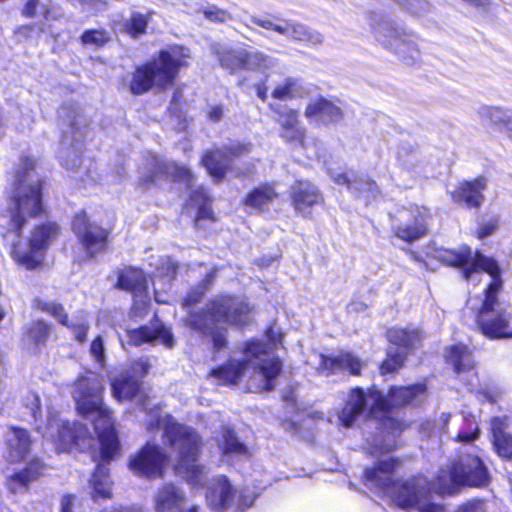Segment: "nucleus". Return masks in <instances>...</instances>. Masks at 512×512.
Masks as SVG:
<instances>
[{
    "label": "nucleus",
    "mask_w": 512,
    "mask_h": 512,
    "mask_svg": "<svg viewBox=\"0 0 512 512\" xmlns=\"http://www.w3.org/2000/svg\"><path fill=\"white\" fill-rule=\"evenodd\" d=\"M154 426L163 429L168 445L177 454L176 473L192 485H203L206 471L198 464L201 443L198 433L191 427L176 423L170 415L161 416L159 411L151 414L148 422L149 429Z\"/></svg>",
    "instance_id": "obj_7"
},
{
    "label": "nucleus",
    "mask_w": 512,
    "mask_h": 512,
    "mask_svg": "<svg viewBox=\"0 0 512 512\" xmlns=\"http://www.w3.org/2000/svg\"><path fill=\"white\" fill-rule=\"evenodd\" d=\"M111 385L113 395L117 400L135 399L141 407L147 409L148 397L142 390V384L138 379L133 378L129 372L121 373L112 381Z\"/></svg>",
    "instance_id": "obj_27"
},
{
    "label": "nucleus",
    "mask_w": 512,
    "mask_h": 512,
    "mask_svg": "<svg viewBox=\"0 0 512 512\" xmlns=\"http://www.w3.org/2000/svg\"><path fill=\"white\" fill-rule=\"evenodd\" d=\"M403 9L412 15L420 16L429 11V3L427 0H394Z\"/></svg>",
    "instance_id": "obj_49"
},
{
    "label": "nucleus",
    "mask_w": 512,
    "mask_h": 512,
    "mask_svg": "<svg viewBox=\"0 0 512 512\" xmlns=\"http://www.w3.org/2000/svg\"><path fill=\"white\" fill-rule=\"evenodd\" d=\"M281 126L280 137L287 143L305 148V128L301 125L298 112L283 105H271Z\"/></svg>",
    "instance_id": "obj_21"
},
{
    "label": "nucleus",
    "mask_w": 512,
    "mask_h": 512,
    "mask_svg": "<svg viewBox=\"0 0 512 512\" xmlns=\"http://www.w3.org/2000/svg\"><path fill=\"white\" fill-rule=\"evenodd\" d=\"M486 186L487 181L483 177L465 181L451 192V198L455 203H465L469 208H479L484 202L483 191Z\"/></svg>",
    "instance_id": "obj_29"
},
{
    "label": "nucleus",
    "mask_w": 512,
    "mask_h": 512,
    "mask_svg": "<svg viewBox=\"0 0 512 512\" xmlns=\"http://www.w3.org/2000/svg\"><path fill=\"white\" fill-rule=\"evenodd\" d=\"M252 308L241 298L221 295L211 300L205 310L191 314L187 325L205 338L212 341L213 351L219 352L227 347V328L225 325L245 326L251 322Z\"/></svg>",
    "instance_id": "obj_5"
},
{
    "label": "nucleus",
    "mask_w": 512,
    "mask_h": 512,
    "mask_svg": "<svg viewBox=\"0 0 512 512\" xmlns=\"http://www.w3.org/2000/svg\"><path fill=\"white\" fill-rule=\"evenodd\" d=\"M425 392L424 384H415L408 387H394L384 397L375 388L365 393L362 388L356 387L351 389L345 406L338 414V419L348 428L360 416L367 413L369 425L378 431L375 436L366 438L369 453L390 452L396 449L397 439L406 428L402 421L392 415L390 407L418 404L422 401Z\"/></svg>",
    "instance_id": "obj_1"
},
{
    "label": "nucleus",
    "mask_w": 512,
    "mask_h": 512,
    "mask_svg": "<svg viewBox=\"0 0 512 512\" xmlns=\"http://www.w3.org/2000/svg\"><path fill=\"white\" fill-rule=\"evenodd\" d=\"M50 329V326L43 321H36L27 329L25 341L36 346L44 344L48 339Z\"/></svg>",
    "instance_id": "obj_43"
},
{
    "label": "nucleus",
    "mask_w": 512,
    "mask_h": 512,
    "mask_svg": "<svg viewBox=\"0 0 512 512\" xmlns=\"http://www.w3.org/2000/svg\"><path fill=\"white\" fill-rule=\"evenodd\" d=\"M83 133L74 121L70 131L63 132L62 164L67 170L78 171L82 165Z\"/></svg>",
    "instance_id": "obj_25"
},
{
    "label": "nucleus",
    "mask_w": 512,
    "mask_h": 512,
    "mask_svg": "<svg viewBox=\"0 0 512 512\" xmlns=\"http://www.w3.org/2000/svg\"><path fill=\"white\" fill-rule=\"evenodd\" d=\"M215 54L220 65L230 73L251 71L268 77L280 65L277 58L260 50L221 47L215 51Z\"/></svg>",
    "instance_id": "obj_11"
},
{
    "label": "nucleus",
    "mask_w": 512,
    "mask_h": 512,
    "mask_svg": "<svg viewBox=\"0 0 512 512\" xmlns=\"http://www.w3.org/2000/svg\"><path fill=\"white\" fill-rule=\"evenodd\" d=\"M397 465L398 461L389 457L366 469L365 485L387 496L393 505L407 512H443V507L432 501L426 478H393Z\"/></svg>",
    "instance_id": "obj_3"
},
{
    "label": "nucleus",
    "mask_w": 512,
    "mask_h": 512,
    "mask_svg": "<svg viewBox=\"0 0 512 512\" xmlns=\"http://www.w3.org/2000/svg\"><path fill=\"white\" fill-rule=\"evenodd\" d=\"M387 336L391 344L407 351L415 349L422 339L420 332L415 329L393 328L388 331Z\"/></svg>",
    "instance_id": "obj_38"
},
{
    "label": "nucleus",
    "mask_w": 512,
    "mask_h": 512,
    "mask_svg": "<svg viewBox=\"0 0 512 512\" xmlns=\"http://www.w3.org/2000/svg\"><path fill=\"white\" fill-rule=\"evenodd\" d=\"M43 434L44 437L55 443L59 452L68 451L73 446L84 449L90 447L93 442L86 426L79 422L59 423L55 419H49Z\"/></svg>",
    "instance_id": "obj_16"
},
{
    "label": "nucleus",
    "mask_w": 512,
    "mask_h": 512,
    "mask_svg": "<svg viewBox=\"0 0 512 512\" xmlns=\"http://www.w3.org/2000/svg\"><path fill=\"white\" fill-rule=\"evenodd\" d=\"M139 174L138 186L142 189L150 188L164 176L185 183L187 188H192L194 184V176L188 168L173 162H165L155 155L146 159L143 166L139 168Z\"/></svg>",
    "instance_id": "obj_15"
},
{
    "label": "nucleus",
    "mask_w": 512,
    "mask_h": 512,
    "mask_svg": "<svg viewBox=\"0 0 512 512\" xmlns=\"http://www.w3.org/2000/svg\"><path fill=\"white\" fill-rule=\"evenodd\" d=\"M109 35L104 30H88L81 36V41L84 45L101 47L109 41Z\"/></svg>",
    "instance_id": "obj_47"
},
{
    "label": "nucleus",
    "mask_w": 512,
    "mask_h": 512,
    "mask_svg": "<svg viewBox=\"0 0 512 512\" xmlns=\"http://www.w3.org/2000/svg\"><path fill=\"white\" fill-rule=\"evenodd\" d=\"M90 355L99 363L101 366L105 361V348L104 342L101 336L96 337L90 345Z\"/></svg>",
    "instance_id": "obj_56"
},
{
    "label": "nucleus",
    "mask_w": 512,
    "mask_h": 512,
    "mask_svg": "<svg viewBox=\"0 0 512 512\" xmlns=\"http://www.w3.org/2000/svg\"><path fill=\"white\" fill-rule=\"evenodd\" d=\"M151 365L149 364L147 359H138L131 363L129 369L125 372H129L133 378L138 379L140 381L149 371Z\"/></svg>",
    "instance_id": "obj_54"
},
{
    "label": "nucleus",
    "mask_w": 512,
    "mask_h": 512,
    "mask_svg": "<svg viewBox=\"0 0 512 512\" xmlns=\"http://www.w3.org/2000/svg\"><path fill=\"white\" fill-rule=\"evenodd\" d=\"M204 16L214 22H226L231 19L230 14L222 9H219L215 6H210L204 9Z\"/></svg>",
    "instance_id": "obj_57"
},
{
    "label": "nucleus",
    "mask_w": 512,
    "mask_h": 512,
    "mask_svg": "<svg viewBox=\"0 0 512 512\" xmlns=\"http://www.w3.org/2000/svg\"><path fill=\"white\" fill-rule=\"evenodd\" d=\"M128 343L140 346L145 343L159 342L168 348L174 346V338L168 327L159 320H155L150 326H141L126 331Z\"/></svg>",
    "instance_id": "obj_23"
},
{
    "label": "nucleus",
    "mask_w": 512,
    "mask_h": 512,
    "mask_svg": "<svg viewBox=\"0 0 512 512\" xmlns=\"http://www.w3.org/2000/svg\"><path fill=\"white\" fill-rule=\"evenodd\" d=\"M294 209L304 217L311 215V208L322 203L323 196L319 188L307 180H298L290 188Z\"/></svg>",
    "instance_id": "obj_24"
},
{
    "label": "nucleus",
    "mask_w": 512,
    "mask_h": 512,
    "mask_svg": "<svg viewBox=\"0 0 512 512\" xmlns=\"http://www.w3.org/2000/svg\"><path fill=\"white\" fill-rule=\"evenodd\" d=\"M373 33L383 46L393 49L407 64H413L420 58L416 36L389 20L382 19L373 27Z\"/></svg>",
    "instance_id": "obj_12"
},
{
    "label": "nucleus",
    "mask_w": 512,
    "mask_h": 512,
    "mask_svg": "<svg viewBox=\"0 0 512 512\" xmlns=\"http://www.w3.org/2000/svg\"><path fill=\"white\" fill-rule=\"evenodd\" d=\"M491 433L493 439L508 434L506 432L507 429V419L501 417H494L491 420Z\"/></svg>",
    "instance_id": "obj_58"
},
{
    "label": "nucleus",
    "mask_w": 512,
    "mask_h": 512,
    "mask_svg": "<svg viewBox=\"0 0 512 512\" xmlns=\"http://www.w3.org/2000/svg\"><path fill=\"white\" fill-rule=\"evenodd\" d=\"M216 442L223 456L226 457H244L248 455V448L243 444L235 432L229 427H223Z\"/></svg>",
    "instance_id": "obj_34"
},
{
    "label": "nucleus",
    "mask_w": 512,
    "mask_h": 512,
    "mask_svg": "<svg viewBox=\"0 0 512 512\" xmlns=\"http://www.w3.org/2000/svg\"><path fill=\"white\" fill-rule=\"evenodd\" d=\"M438 478L443 483V490L446 483L447 487L449 483L480 487L488 483L489 473L478 456L467 455L454 464L451 471L441 470Z\"/></svg>",
    "instance_id": "obj_14"
},
{
    "label": "nucleus",
    "mask_w": 512,
    "mask_h": 512,
    "mask_svg": "<svg viewBox=\"0 0 512 512\" xmlns=\"http://www.w3.org/2000/svg\"><path fill=\"white\" fill-rule=\"evenodd\" d=\"M133 295L134 302L132 312L135 316L143 317L147 313V308L150 302L147 290H145V292H138L137 295Z\"/></svg>",
    "instance_id": "obj_52"
},
{
    "label": "nucleus",
    "mask_w": 512,
    "mask_h": 512,
    "mask_svg": "<svg viewBox=\"0 0 512 512\" xmlns=\"http://www.w3.org/2000/svg\"><path fill=\"white\" fill-rule=\"evenodd\" d=\"M73 332L75 339L78 342H84L87 338V332L89 329L88 322L85 319L69 320L68 325H66Z\"/></svg>",
    "instance_id": "obj_53"
},
{
    "label": "nucleus",
    "mask_w": 512,
    "mask_h": 512,
    "mask_svg": "<svg viewBox=\"0 0 512 512\" xmlns=\"http://www.w3.org/2000/svg\"><path fill=\"white\" fill-rule=\"evenodd\" d=\"M461 512H483V502L476 501L473 503L465 504L461 510Z\"/></svg>",
    "instance_id": "obj_64"
},
{
    "label": "nucleus",
    "mask_w": 512,
    "mask_h": 512,
    "mask_svg": "<svg viewBox=\"0 0 512 512\" xmlns=\"http://www.w3.org/2000/svg\"><path fill=\"white\" fill-rule=\"evenodd\" d=\"M278 194L274 185L264 184L252 190L245 199V204L251 208L262 210L271 204Z\"/></svg>",
    "instance_id": "obj_41"
},
{
    "label": "nucleus",
    "mask_w": 512,
    "mask_h": 512,
    "mask_svg": "<svg viewBox=\"0 0 512 512\" xmlns=\"http://www.w3.org/2000/svg\"><path fill=\"white\" fill-rule=\"evenodd\" d=\"M362 362L351 353H340L335 357L320 355V368L323 371L348 370L352 375H358Z\"/></svg>",
    "instance_id": "obj_33"
},
{
    "label": "nucleus",
    "mask_w": 512,
    "mask_h": 512,
    "mask_svg": "<svg viewBox=\"0 0 512 512\" xmlns=\"http://www.w3.org/2000/svg\"><path fill=\"white\" fill-rule=\"evenodd\" d=\"M392 229L396 237L407 243H413L426 234V217L417 207L402 210L392 218Z\"/></svg>",
    "instance_id": "obj_19"
},
{
    "label": "nucleus",
    "mask_w": 512,
    "mask_h": 512,
    "mask_svg": "<svg viewBox=\"0 0 512 512\" xmlns=\"http://www.w3.org/2000/svg\"><path fill=\"white\" fill-rule=\"evenodd\" d=\"M156 268L161 276L172 278L177 272L178 265L170 257H164L160 259Z\"/></svg>",
    "instance_id": "obj_55"
},
{
    "label": "nucleus",
    "mask_w": 512,
    "mask_h": 512,
    "mask_svg": "<svg viewBox=\"0 0 512 512\" xmlns=\"http://www.w3.org/2000/svg\"><path fill=\"white\" fill-rule=\"evenodd\" d=\"M72 230L90 257L95 256L106 248L108 232L102 227L91 223L86 213L81 212L74 217Z\"/></svg>",
    "instance_id": "obj_18"
},
{
    "label": "nucleus",
    "mask_w": 512,
    "mask_h": 512,
    "mask_svg": "<svg viewBox=\"0 0 512 512\" xmlns=\"http://www.w3.org/2000/svg\"><path fill=\"white\" fill-rule=\"evenodd\" d=\"M166 456L156 444L147 443L129 461L130 469L138 475L155 477L162 473Z\"/></svg>",
    "instance_id": "obj_20"
},
{
    "label": "nucleus",
    "mask_w": 512,
    "mask_h": 512,
    "mask_svg": "<svg viewBox=\"0 0 512 512\" xmlns=\"http://www.w3.org/2000/svg\"><path fill=\"white\" fill-rule=\"evenodd\" d=\"M36 305L37 307L46 312L49 313L51 316H53L60 324L62 325H68L69 318L66 314L64 307L56 302H47L43 301L41 299H36Z\"/></svg>",
    "instance_id": "obj_46"
},
{
    "label": "nucleus",
    "mask_w": 512,
    "mask_h": 512,
    "mask_svg": "<svg viewBox=\"0 0 512 512\" xmlns=\"http://www.w3.org/2000/svg\"><path fill=\"white\" fill-rule=\"evenodd\" d=\"M58 234L56 223L47 222L35 226L27 241L19 240L12 245L11 256L27 270L35 269L43 262L47 249Z\"/></svg>",
    "instance_id": "obj_10"
},
{
    "label": "nucleus",
    "mask_w": 512,
    "mask_h": 512,
    "mask_svg": "<svg viewBox=\"0 0 512 512\" xmlns=\"http://www.w3.org/2000/svg\"><path fill=\"white\" fill-rule=\"evenodd\" d=\"M190 56V50L183 46L161 50L157 58L136 69L130 83L131 92L140 95L153 86L163 88L172 84L179 70L188 65Z\"/></svg>",
    "instance_id": "obj_9"
},
{
    "label": "nucleus",
    "mask_w": 512,
    "mask_h": 512,
    "mask_svg": "<svg viewBox=\"0 0 512 512\" xmlns=\"http://www.w3.org/2000/svg\"><path fill=\"white\" fill-rule=\"evenodd\" d=\"M299 87L297 79L287 78L272 91V97L282 101L292 99L296 97Z\"/></svg>",
    "instance_id": "obj_45"
},
{
    "label": "nucleus",
    "mask_w": 512,
    "mask_h": 512,
    "mask_svg": "<svg viewBox=\"0 0 512 512\" xmlns=\"http://www.w3.org/2000/svg\"><path fill=\"white\" fill-rule=\"evenodd\" d=\"M35 161L23 157L17 172L10 202V216L0 218L1 224L20 235L27 218L36 217L43 211L42 181L35 172Z\"/></svg>",
    "instance_id": "obj_8"
},
{
    "label": "nucleus",
    "mask_w": 512,
    "mask_h": 512,
    "mask_svg": "<svg viewBox=\"0 0 512 512\" xmlns=\"http://www.w3.org/2000/svg\"><path fill=\"white\" fill-rule=\"evenodd\" d=\"M435 257L448 266L461 267L463 276L468 281L481 271L490 274L492 281L485 290V298L477 319L478 327L483 335L491 339L512 338V315L497 299V293L502 287L497 262L479 251L473 254L468 246L439 249Z\"/></svg>",
    "instance_id": "obj_2"
},
{
    "label": "nucleus",
    "mask_w": 512,
    "mask_h": 512,
    "mask_svg": "<svg viewBox=\"0 0 512 512\" xmlns=\"http://www.w3.org/2000/svg\"><path fill=\"white\" fill-rule=\"evenodd\" d=\"M41 14L46 20H56L62 16L59 7L43 8Z\"/></svg>",
    "instance_id": "obj_62"
},
{
    "label": "nucleus",
    "mask_w": 512,
    "mask_h": 512,
    "mask_svg": "<svg viewBox=\"0 0 512 512\" xmlns=\"http://www.w3.org/2000/svg\"><path fill=\"white\" fill-rule=\"evenodd\" d=\"M184 492L174 484L163 485L154 496L157 512H175L185 503Z\"/></svg>",
    "instance_id": "obj_32"
},
{
    "label": "nucleus",
    "mask_w": 512,
    "mask_h": 512,
    "mask_svg": "<svg viewBox=\"0 0 512 512\" xmlns=\"http://www.w3.org/2000/svg\"><path fill=\"white\" fill-rule=\"evenodd\" d=\"M214 276H215V273L213 271L208 273L206 275L205 280H204V285L201 288L202 289L201 292H199V293H197V292L189 293L187 298L185 299V305H191V304L197 303L199 301L200 297L202 296L203 291L206 290L207 286L212 283V281L214 279Z\"/></svg>",
    "instance_id": "obj_59"
},
{
    "label": "nucleus",
    "mask_w": 512,
    "mask_h": 512,
    "mask_svg": "<svg viewBox=\"0 0 512 512\" xmlns=\"http://www.w3.org/2000/svg\"><path fill=\"white\" fill-rule=\"evenodd\" d=\"M92 487V498L94 500L109 499L112 497L111 485L109 478V468L99 463L90 481Z\"/></svg>",
    "instance_id": "obj_37"
},
{
    "label": "nucleus",
    "mask_w": 512,
    "mask_h": 512,
    "mask_svg": "<svg viewBox=\"0 0 512 512\" xmlns=\"http://www.w3.org/2000/svg\"><path fill=\"white\" fill-rule=\"evenodd\" d=\"M251 151L252 144L231 141L219 149L205 152L202 164L216 181H220L227 171L232 170L234 160L248 155Z\"/></svg>",
    "instance_id": "obj_17"
},
{
    "label": "nucleus",
    "mask_w": 512,
    "mask_h": 512,
    "mask_svg": "<svg viewBox=\"0 0 512 512\" xmlns=\"http://www.w3.org/2000/svg\"><path fill=\"white\" fill-rule=\"evenodd\" d=\"M479 117L489 121L510 134V123L512 122V111L500 107L481 106L478 110Z\"/></svg>",
    "instance_id": "obj_39"
},
{
    "label": "nucleus",
    "mask_w": 512,
    "mask_h": 512,
    "mask_svg": "<svg viewBox=\"0 0 512 512\" xmlns=\"http://www.w3.org/2000/svg\"><path fill=\"white\" fill-rule=\"evenodd\" d=\"M264 77V80H261L259 83L256 84V93H257V96L262 100V101H266L267 100V93H268V87L266 86V80L269 78L262 75Z\"/></svg>",
    "instance_id": "obj_63"
},
{
    "label": "nucleus",
    "mask_w": 512,
    "mask_h": 512,
    "mask_svg": "<svg viewBox=\"0 0 512 512\" xmlns=\"http://www.w3.org/2000/svg\"><path fill=\"white\" fill-rule=\"evenodd\" d=\"M103 389V378L89 371L76 380L72 395L82 415H96L93 425L100 443L101 457L108 461L117 453L119 442L111 412L103 406Z\"/></svg>",
    "instance_id": "obj_6"
},
{
    "label": "nucleus",
    "mask_w": 512,
    "mask_h": 512,
    "mask_svg": "<svg viewBox=\"0 0 512 512\" xmlns=\"http://www.w3.org/2000/svg\"><path fill=\"white\" fill-rule=\"evenodd\" d=\"M405 360V354L401 351L394 352L390 350L388 352L387 359L383 362L381 369L382 373L393 372L399 369Z\"/></svg>",
    "instance_id": "obj_51"
},
{
    "label": "nucleus",
    "mask_w": 512,
    "mask_h": 512,
    "mask_svg": "<svg viewBox=\"0 0 512 512\" xmlns=\"http://www.w3.org/2000/svg\"><path fill=\"white\" fill-rule=\"evenodd\" d=\"M30 434L26 429L11 427L6 434L8 459L17 462L24 459L31 449Z\"/></svg>",
    "instance_id": "obj_30"
},
{
    "label": "nucleus",
    "mask_w": 512,
    "mask_h": 512,
    "mask_svg": "<svg viewBox=\"0 0 512 512\" xmlns=\"http://www.w3.org/2000/svg\"><path fill=\"white\" fill-rule=\"evenodd\" d=\"M480 435V428L476 418L472 415L464 417L463 427L456 436L459 442L469 443L476 440Z\"/></svg>",
    "instance_id": "obj_44"
},
{
    "label": "nucleus",
    "mask_w": 512,
    "mask_h": 512,
    "mask_svg": "<svg viewBox=\"0 0 512 512\" xmlns=\"http://www.w3.org/2000/svg\"><path fill=\"white\" fill-rule=\"evenodd\" d=\"M447 361L454 367L457 374L470 371L474 367L472 354L468 347L462 344L452 346L447 355Z\"/></svg>",
    "instance_id": "obj_40"
},
{
    "label": "nucleus",
    "mask_w": 512,
    "mask_h": 512,
    "mask_svg": "<svg viewBox=\"0 0 512 512\" xmlns=\"http://www.w3.org/2000/svg\"><path fill=\"white\" fill-rule=\"evenodd\" d=\"M304 115L310 123L316 125L336 123L343 118L341 108L332 101L322 97L310 101Z\"/></svg>",
    "instance_id": "obj_28"
},
{
    "label": "nucleus",
    "mask_w": 512,
    "mask_h": 512,
    "mask_svg": "<svg viewBox=\"0 0 512 512\" xmlns=\"http://www.w3.org/2000/svg\"><path fill=\"white\" fill-rule=\"evenodd\" d=\"M206 503L215 512H224L232 507L236 489L224 475L214 477L207 485Z\"/></svg>",
    "instance_id": "obj_22"
},
{
    "label": "nucleus",
    "mask_w": 512,
    "mask_h": 512,
    "mask_svg": "<svg viewBox=\"0 0 512 512\" xmlns=\"http://www.w3.org/2000/svg\"><path fill=\"white\" fill-rule=\"evenodd\" d=\"M21 403L22 408L24 409L22 412V418L33 422L36 429L40 430L41 426L37 425V422L40 420L42 415L39 395L35 392H28L22 397Z\"/></svg>",
    "instance_id": "obj_42"
},
{
    "label": "nucleus",
    "mask_w": 512,
    "mask_h": 512,
    "mask_svg": "<svg viewBox=\"0 0 512 512\" xmlns=\"http://www.w3.org/2000/svg\"><path fill=\"white\" fill-rule=\"evenodd\" d=\"M250 20L253 24L265 30L273 31L291 42L305 43L312 47H318L324 42L322 33L298 21L273 15L266 17L251 16Z\"/></svg>",
    "instance_id": "obj_13"
},
{
    "label": "nucleus",
    "mask_w": 512,
    "mask_h": 512,
    "mask_svg": "<svg viewBox=\"0 0 512 512\" xmlns=\"http://www.w3.org/2000/svg\"><path fill=\"white\" fill-rule=\"evenodd\" d=\"M147 24V17L143 14L136 13L133 14L126 23V30L131 36L138 37L146 32Z\"/></svg>",
    "instance_id": "obj_48"
},
{
    "label": "nucleus",
    "mask_w": 512,
    "mask_h": 512,
    "mask_svg": "<svg viewBox=\"0 0 512 512\" xmlns=\"http://www.w3.org/2000/svg\"><path fill=\"white\" fill-rule=\"evenodd\" d=\"M118 286L137 295L138 292L147 290V278L140 269L125 268L118 275Z\"/></svg>",
    "instance_id": "obj_35"
},
{
    "label": "nucleus",
    "mask_w": 512,
    "mask_h": 512,
    "mask_svg": "<svg viewBox=\"0 0 512 512\" xmlns=\"http://www.w3.org/2000/svg\"><path fill=\"white\" fill-rule=\"evenodd\" d=\"M208 118L213 122H219L224 116V108L222 105L211 106L207 112Z\"/></svg>",
    "instance_id": "obj_61"
},
{
    "label": "nucleus",
    "mask_w": 512,
    "mask_h": 512,
    "mask_svg": "<svg viewBox=\"0 0 512 512\" xmlns=\"http://www.w3.org/2000/svg\"><path fill=\"white\" fill-rule=\"evenodd\" d=\"M186 208L189 212L196 211V221L212 218L211 198L202 186L192 190Z\"/></svg>",
    "instance_id": "obj_36"
},
{
    "label": "nucleus",
    "mask_w": 512,
    "mask_h": 512,
    "mask_svg": "<svg viewBox=\"0 0 512 512\" xmlns=\"http://www.w3.org/2000/svg\"><path fill=\"white\" fill-rule=\"evenodd\" d=\"M330 176L336 184L346 185L351 193L362 198L366 203L375 200L380 194L377 184L369 178L339 172H330Z\"/></svg>",
    "instance_id": "obj_26"
},
{
    "label": "nucleus",
    "mask_w": 512,
    "mask_h": 512,
    "mask_svg": "<svg viewBox=\"0 0 512 512\" xmlns=\"http://www.w3.org/2000/svg\"><path fill=\"white\" fill-rule=\"evenodd\" d=\"M493 446L500 457L505 459L512 457V436L510 434L493 439Z\"/></svg>",
    "instance_id": "obj_50"
},
{
    "label": "nucleus",
    "mask_w": 512,
    "mask_h": 512,
    "mask_svg": "<svg viewBox=\"0 0 512 512\" xmlns=\"http://www.w3.org/2000/svg\"><path fill=\"white\" fill-rule=\"evenodd\" d=\"M497 227L496 221H490L486 224H483L477 231V236L479 239H484L485 237L491 235Z\"/></svg>",
    "instance_id": "obj_60"
},
{
    "label": "nucleus",
    "mask_w": 512,
    "mask_h": 512,
    "mask_svg": "<svg viewBox=\"0 0 512 512\" xmlns=\"http://www.w3.org/2000/svg\"><path fill=\"white\" fill-rule=\"evenodd\" d=\"M43 471L40 461L30 462L23 470L9 476L6 487L12 494H22L28 491L31 482L35 481Z\"/></svg>",
    "instance_id": "obj_31"
},
{
    "label": "nucleus",
    "mask_w": 512,
    "mask_h": 512,
    "mask_svg": "<svg viewBox=\"0 0 512 512\" xmlns=\"http://www.w3.org/2000/svg\"><path fill=\"white\" fill-rule=\"evenodd\" d=\"M277 343L265 344L261 341H250L244 349L243 360H229L228 363L213 369L210 376L219 384H236L252 370L249 385L254 391L272 390L275 379L282 370V363L273 353Z\"/></svg>",
    "instance_id": "obj_4"
}]
</instances>
